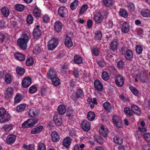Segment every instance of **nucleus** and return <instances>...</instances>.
Masks as SVG:
<instances>
[{
	"instance_id": "nucleus-45",
	"label": "nucleus",
	"mask_w": 150,
	"mask_h": 150,
	"mask_svg": "<svg viewBox=\"0 0 150 150\" xmlns=\"http://www.w3.org/2000/svg\"><path fill=\"white\" fill-rule=\"evenodd\" d=\"M33 14L36 17H39L40 16L41 14V10L38 8H35L34 9Z\"/></svg>"
},
{
	"instance_id": "nucleus-26",
	"label": "nucleus",
	"mask_w": 150,
	"mask_h": 150,
	"mask_svg": "<svg viewBox=\"0 0 150 150\" xmlns=\"http://www.w3.org/2000/svg\"><path fill=\"white\" fill-rule=\"evenodd\" d=\"M14 56L17 59L21 61H22L25 60V57L23 54L17 52L14 54Z\"/></svg>"
},
{
	"instance_id": "nucleus-62",
	"label": "nucleus",
	"mask_w": 150,
	"mask_h": 150,
	"mask_svg": "<svg viewBox=\"0 0 150 150\" xmlns=\"http://www.w3.org/2000/svg\"><path fill=\"white\" fill-rule=\"evenodd\" d=\"M79 98H81L83 96V91L81 89H78L75 92Z\"/></svg>"
},
{
	"instance_id": "nucleus-41",
	"label": "nucleus",
	"mask_w": 150,
	"mask_h": 150,
	"mask_svg": "<svg viewBox=\"0 0 150 150\" xmlns=\"http://www.w3.org/2000/svg\"><path fill=\"white\" fill-rule=\"evenodd\" d=\"M13 128V125L11 124H6L3 127V129L6 132H9Z\"/></svg>"
},
{
	"instance_id": "nucleus-8",
	"label": "nucleus",
	"mask_w": 150,
	"mask_h": 150,
	"mask_svg": "<svg viewBox=\"0 0 150 150\" xmlns=\"http://www.w3.org/2000/svg\"><path fill=\"white\" fill-rule=\"evenodd\" d=\"M40 26L37 25L33 30V35L34 38L37 39L39 38L41 35V32L39 29Z\"/></svg>"
},
{
	"instance_id": "nucleus-14",
	"label": "nucleus",
	"mask_w": 150,
	"mask_h": 150,
	"mask_svg": "<svg viewBox=\"0 0 150 150\" xmlns=\"http://www.w3.org/2000/svg\"><path fill=\"white\" fill-rule=\"evenodd\" d=\"M131 109L132 112L137 115L140 116L142 114L141 111L136 105H133L131 106Z\"/></svg>"
},
{
	"instance_id": "nucleus-18",
	"label": "nucleus",
	"mask_w": 150,
	"mask_h": 150,
	"mask_svg": "<svg viewBox=\"0 0 150 150\" xmlns=\"http://www.w3.org/2000/svg\"><path fill=\"white\" fill-rule=\"evenodd\" d=\"M10 118V115L7 112L4 115L0 117V123H4L9 121Z\"/></svg>"
},
{
	"instance_id": "nucleus-15",
	"label": "nucleus",
	"mask_w": 150,
	"mask_h": 150,
	"mask_svg": "<svg viewBox=\"0 0 150 150\" xmlns=\"http://www.w3.org/2000/svg\"><path fill=\"white\" fill-rule=\"evenodd\" d=\"M99 131L101 134L104 137H106L108 135V131L107 129L103 125H101Z\"/></svg>"
},
{
	"instance_id": "nucleus-53",
	"label": "nucleus",
	"mask_w": 150,
	"mask_h": 150,
	"mask_svg": "<svg viewBox=\"0 0 150 150\" xmlns=\"http://www.w3.org/2000/svg\"><path fill=\"white\" fill-rule=\"evenodd\" d=\"M34 145L33 144H30L28 146L27 145L24 144L23 147L26 149L27 150H34Z\"/></svg>"
},
{
	"instance_id": "nucleus-30",
	"label": "nucleus",
	"mask_w": 150,
	"mask_h": 150,
	"mask_svg": "<svg viewBox=\"0 0 150 150\" xmlns=\"http://www.w3.org/2000/svg\"><path fill=\"white\" fill-rule=\"evenodd\" d=\"M103 106L104 108L106 111L110 112L111 110L112 106L110 103L105 102L103 104Z\"/></svg>"
},
{
	"instance_id": "nucleus-6",
	"label": "nucleus",
	"mask_w": 150,
	"mask_h": 150,
	"mask_svg": "<svg viewBox=\"0 0 150 150\" xmlns=\"http://www.w3.org/2000/svg\"><path fill=\"white\" fill-rule=\"evenodd\" d=\"M57 73L56 71L53 68H52L48 70L46 77L48 79H51L57 76Z\"/></svg>"
},
{
	"instance_id": "nucleus-38",
	"label": "nucleus",
	"mask_w": 150,
	"mask_h": 150,
	"mask_svg": "<svg viewBox=\"0 0 150 150\" xmlns=\"http://www.w3.org/2000/svg\"><path fill=\"white\" fill-rule=\"evenodd\" d=\"M16 71L17 73L19 75H23L25 72L24 69L19 66L16 68Z\"/></svg>"
},
{
	"instance_id": "nucleus-58",
	"label": "nucleus",
	"mask_w": 150,
	"mask_h": 150,
	"mask_svg": "<svg viewBox=\"0 0 150 150\" xmlns=\"http://www.w3.org/2000/svg\"><path fill=\"white\" fill-rule=\"evenodd\" d=\"M38 150H46V146L43 143H39L38 144Z\"/></svg>"
},
{
	"instance_id": "nucleus-50",
	"label": "nucleus",
	"mask_w": 150,
	"mask_h": 150,
	"mask_svg": "<svg viewBox=\"0 0 150 150\" xmlns=\"http://www.w3.org/2000/svg\"><path fill=\"white\" fill-rule=\"evenodd\" d=\"M102 78L105 81H107L109 79L108 73L105 71L103 72L102 74Z\"/></svg>"
},
{
	"instance_id": "nucleus-63",
	"label": "nucleus",
	"mask_w": 150,
	"mask_h": 150,
	"mask_svg": "<svg viewBox=\"0 0 150 150\" xmlns=\"http://www.w3.org/2000/svg\"><path fill=\"white\" fill-rule=\"evenodd\" d=\"M37 91L36 87L34 86H33L29 88V92L31 93H35Z\"/></svg>"
},
{
	"instance_id": "nucleus-64",
	"label": "nucleus",
	"mask_w": 150,
	"mask_h": 150,
	"mask_svg": "<svg viewBox=\"0 0 150 150\" xmlns=\"http://www.w3.org/2000/svg\"><path fill=\"white\" fill-rule=\"evenodd\" d=\"M71 98L75 102L79 98L75 92H73L72 93L71 96Z\"/></svg>"
},
{
	"instance_id": "nucleus-44",
	"label": "nucleus",
	"mask_w": 150,
	"mask_h": 150,
	"mask_svg": "<svg viewBox=\"0 0 150 150\" xmlns=\"http://www.w3.org/2000/svg\"><path fill=\"white\" fill-rule=\"evenodd\" d=\"M103 1L105 6L110 7L112 5V0H103Z\"/></svg>"
},
{
	"instance_id": "nucleus-43",
	"label": "nucleus",
	"mask_w": 150,
	"mask_h": 150,
	"mask_svg": "<svg viewBox=\"0 0 150 150\" xmlns=\"http://www.w3.org/2000/svg\"><path fill=\"white\" fill-rule=\"evenodd\" d=\"M140 80L143 83H146L149 81L148 78L145 74L140 76Z\"/></svg>"
},
{
	"instance_id": "nucleus-55",
	"label": "nucleus",
	"mask_w": 150,
	"mask_h": 150,
	"mask_svg": "<svg viewBox=\"0 0 150 150\" xmlns=\"http://www.w3.org/2000/svg\"><path fill=\"white\" fill-rule=\"evenodd\" d=\"M144 138L146 141L148 142H150V133H145L143 134Z\"/></svg>"
},
{
	"instance_id": "nucleus-11",
	"label": "nucleus",
	"mask_w": 150,
	"mask_h": 150,
	"mask_svg": "<svg viewBox=\"0 0 150 150\" xmlns=\"http://www.w3.org/2000/svg\"><path fill=\"white\" fill-rule=\"evenodd\" d=\"M53 121L56 125L60 126L62 123V119L61 117L57 114H55L53 117Z\"/></svg>"
},
{
	"instance_id": "nucleus-59",
	"label": "nucleus",
	"mask_w": 150,
	"mask_h": 150,
	"mask_svg": "<svg viewBox=\"0 0 150 150\" xmlns=\"http://www.w3.org/2000/svg\"><path fill=\"white\" fill-rule=\"evenodd\" d=\"M22 96L20 94L16 95L15 97V102L16 103H18L22 100Z\"/></svg>"
},
{
	"instance_id": "nucleus-13",
	"label": "nucleus",
	"mask_w": 150,
	"mask_h": 150,
	"mask_svg": "<svg viewBox=\"0 0 150 150\" xmlns=\"http://www.w3.org/2000/svg\"><path fill=\"white\" fill-rule=\"evenodd\" d=\"M118 47V43L116 40L112 41L110 45V49L112 52H115L117 50Z\"/></svg>"
},
{
	"instance_id": "nucleus-48",
	"label": "nucleus",
	"mask_w": 150,
	"mask_h": 150,
	"mask_svg": "<svg viewBox=\"0 0 150 150\" xmlns=\"http://www.w3.org/2000/svg\"><path fill=\"white\" fill-rule=\"evenodd\" d=\"M95 38L98 40H100L101 39L102 34L101 31L99 30L96 31L95 33Z\"/></svg>"
},
{
	"instance_id": "nucleus-19",
	"label": "nucleus",
	"mask_w": 150,
	"mask_h": 150,
	"mask_svg": "<svg viewBox=\"0 0 150 150\" xmlns=\"http://www.w3.org/2000/svg\"><path fill=\"white\" fill-rule=\"evenodd\" d=\"M62 27V23L59 21H56L54 24V29L55 31L57 32H60Z\"/></svg>"
},
{
	"instance_id": "nucleus-31",
	"label": "nucleus",
	"mask_w": 150,
	"mask_h": 150,
	"mask_svg": "<svg viewBox=\"0 0 150 150\" xmlns=\"http://www.w3.org/2000/svg\"><path fill=\"white\" fill-rule=\"evenodd\" d=\"M141 14L144 17H150V10L147 9H143L141 11Z\"/></svg>"
},
{
	"instance_id": "nucleus-25",
	"label": "nucleus",
	"mask_w": 150,
	"mask_h": 150,
	"mask_svg": "<svg viewBox=\"0 0 150 150\" xmlns=\"http://www.w3.org/2000/svg\"><path fill=\"white\" fill-rule=\"evenodd\" d=\"M57 111L60 115H63L66 112V108L64 105H60L58 108Z\"/></svg>"
},
{
	"instance_id": "nucleus-51",
	"label": "nucleus",
	"mask_w": 150,
	"mask_h": 150,
	"mask_svg": "<svg viewBox=\"0 0 150 150\" xmlns=\"http://www.w3.org/2000/svg\"><path fill=\"white\" fill-rule=\"evenodd\" d=\"M34 61L32 58L31 57L28 58L26 62V64L28 66H31L33 64Z\"/></svg>"
},
{
	"instance_id": "nucleus-20",
	"label": "nucleus",
	"mask_w": 150,
	"mask_h": 150,
	"mask_svg": "<svg viewBox=\"0 0 150 150\" xmlns=\"http://www.w3.org/2000/svg\"><path fill=\"white\" fill-rule=\"evenodd\" d=\"M67 12V9L63 7H60L58 9V14L62 18H63L64 17Z\"/></svg>"
},
{
	"instance_id": "nucleus-16",
	"label": "nucleus",
	"mask_w": 150,
	"mask_h": 150,
	"mask_svg": "<svg viewBox=\"0 0 150 150\" xmlns=\"http://www.w3.org/2000/svg\"><path fill=\"white\" fill-rule=\"evenodd\" d=\"M121 30L124 33H127L129 30V25L127 22H125L122 25Z\"/></svg>"
},
{
	"instance_id": "nucleus-36",
	"label": "nucleus",
	"mask_w": 150,
	"mask_h": 150,
	"mask_svg": "<svg viewBox=\"0 0 150 150\" xmlns=\"http://www.w3.org/2000/svg\"><path fill=\"white\" fill-rule=\"evenodd\" d=\"M28 125H29V127H31L33 126L34 125L36 124L38 120V119L35 118L34 119H28Z\"/></svg>"
},
{
	"instance_id": "nucleus-54",
	"label": "nucleus",
	"mask_w": 150,
	"mask_h": 150,
	"mask_svg": "<svg viewBox=\"0 0 150 150\" xmlns=\"http://www.w3.org/2000/svg\"><path fill=\"white\" fill-rule=\"evenodd\" d=\"M78 4V1L75 0L74 1L71 3L70 5V8L72 10H74L76 8Z\"/></svg>"
},
{
	"instance_id": "nucleus-9",
	"label": "nucleus",
	"mask_w": 150,
	"mask_h": 150,
	"mask_svg": "<svg viewBox=\"0 0 150 150\" xmlns=\"http://www.w3.org/2000/svg\"><path fill=\"white\" fill-rule=\"evenodd\" d=\"M82 128L85 131H88L91 128L90 123L87 121L84 120L82 121L81 123Z\"/></svg>"
},
{
	"instance_id": "nucleus-47",
	"label": "nucleus",
	"mask_w": 150,
	"mask_h": 150,
	"mask_svg": "<svg viewBox=\"0 0 150 150\" xmlns=\"http://www.w3.org/2000/svg\"><path fill=\"white\" fill-rule=\"evenodd\" d=\"M124 111L125 114L131 117L133 115V114L131 112L130 108L128 107H126L124 108Z\"/></svg>"
},
{
	"instance_id": "nucleus-35",
	"label": "nucleus",
	"mask_w": 150,
	"mask_h": 150,
	"mask_svg": "<svg viewBox=\"0 0 150 150\" xmlns=\"http://www.w3.org/2000/svg\"><path fill=\"white\" fill-rule=\"evenodd\" d=\"M43 128L42 126H40L33 129L31 132V133L33 134H38L42 130Z\"/></svg>"
},
{
	"instance_id": "nucleus-22",
	"label": "nucleus",
	"mask_w": 150,
	"mask_h": 150,
	"mask_svg": "<svg viewBox=\"0 0 150 150\" xmlns=\"http://www.w3.org/2000/svg\"><path fill=\"white\" fill-rule=\"evenodd\" d=\"M71 139L69 137H67L63 140V145L67 148H68L71 143Z\"/></svg>"
},
{
	"instance_id": "nucleus-57",
	"label": "nucleus",
	"mask_w": 150,
	"mask_h": 150,
	"mask_svg": "<svg viewBox=\"0 0 150 150\" xmlns=\"http://www.w3.org/2000/svg\"><path fill=\"white\" fill-rule=\"evenodd\" d=\"M117 68L119 69H122L124 67V63L122 60L118 61L117 64Z\"/></svg>"
},
{
	"instance_id": "nucleus-23",
	"label": "nucleus",
	"mask_w": 150,
	"mask_h": 150,
	"mask_svg": "<svg viewBox=\"0 0 150 150\" xmlns=\"http://www.w3.org/2000/svg\"><path fill=\"white\" fill-rule=\"evenodd\" d=\"M103 18V16L99 13H96L94 17L95 21L97 23H101Z\"/></svg>"
},
{
	"instance_id": "nucleus-2",
	"label": "nucleus",
	"mask_w": 150,
	"mask_h": 150,
	"mask_svg": "<svg viewBox=\"0 0 150 150\" xmlns=\"http://www.w3.org/2000/svg\"><path fill=\"white\" fill-rule=\"evenodd\" d=\"M58 44V40L56 38H52L48 42V49L49 50H53L57 47Z\"/></svg>"
},
{
	"instance_id": "nucleus-12",
	"label": "nucleus",
	"mask_w": 150,
	"mask_h": 150,
	"mask_svg": "<svg viewBox=\"0 0 150 150\" xmlns=\"http://www.w3.org/2000/svg\"><path fill=\"white\" fill-rule=\"evenodd\" d=\"M51 136L52 141L54 142H57L60 139L59 134L56 131L52 132L51 133Z\"/></svg>"
},
{
	"instance_id": "nucleus-27",
	"label": "nucleus",
	"mask_w": 150,
	"mask_h": 150,
	"mask_svg": "<svg viewBox=\"0 0 150 150\" xmlns=\"http://www.w3.org/2000/svg\"><path fill=\"white\" fill-rule=\"evenodd\" d=\"M13 91L11 88H7L5 93V96L6 98L12 96Z\"/></svg>"
},
{
	"instance_id": "nucleus-37",
	"label": "nucleus",
	"mask_w": 150,
	"mask_h": 150,
	"mask_svg": "<svg viewBox=\"0 0 150 150\" xmlns=\"http://www.w3.org/2000/svg\"><path fill=\"white\" fill-rule=\"evenodd\" d=\"M96 115L92 111L88 112L87 115V117L90 121H93L95 118Z\"/></svg>"
},
{
	"instance_id": "nucleus-24",
	"label": "nucleus",
	"mask_w": 150,
	"mask_h": 150,
	"mask_svg": "<svg viewBox=\"0 0 150 150\" xmlns=\"http://www.w3.org/2000/svg\"><path fill=\"white\" fill-rule=\"evenodd\" d=\"M64 44L65 45L68 47L69 48L73 45V43L70 38L67 36L64 39Z\"/></svg>"
},
{
	"instance_id": "nucleus-40",
	"label": "nucleus",
	"mask_w": 150,
	"mask_h": 150,
	"mask_svg": "<svg viewBox=\"0 0 150 150\" xmlns=\"http://www.w3.org/2000/svg\"><path fill=\"white\" fill-rule=\"evenodd\" d=\"M26 105L25 104H21L18 106L16 108V111L18 112H21L24 110Z\"/></svg>"
},
{
	"instance_id": "nucleus-3",
	"label": "nucleus",
	"mask_w": 150,
	"mask_h": 150,
	"mask_svg": "<svg viewBox=\"0 0 150 150\" xmlns=\"http://www.w3.org/2000/svg\"><path fill=\"white\" fill-rule=\"evenodd\" d=\"M125 79L121 75H117L115 76V82L116 85L118 87L122 86L124 84Z\"/></svg>"
},
{
	"instance_id": "nucleus-61",
	"label": "nucleus",
	"mask_w": 150,
	"mask_h": 150,
	"mask_svg": "<svg viewBox=\"0 0 150 150\" xmlns=\"http://www.w3.org/2000/svg\"><path fill=\"white\" fill-rule=\"evenodd\" d=\"M87 5H83L79 10V14H83L87 9Z\"/></svg>"
},
{
	"instance_id": "nucleus-28",
	"label": "nucleus",
	"mask_w": 150,
	"mask_h": 150,
	"mask_svg": "<svg viewBox=\"0 0 150 150\" xmlns=\"http://www.w3.org/2000/svg\"><path fill=\"white\" fill-rule=\"evenodd\" d=\"M1 11L3 15L5 17H7L9 14V10L6 6H4L1 9Z\"/></svg>"
},
{
	"instance_id": "nucleus-34",
	"label": "nucleus",
	"mask_w": 150,
	"mask_h": 150,
	"mask_svg": "<svg viewBox=\"0 0 150 150\" xmlns=\"http://www.w3.org/2000/svg\"><path fill=\"white\" fill-rule=\"evenodd\" d=\"M52 84L55 86H58L60 84V79L56 76L51 79Z\"/></svg>"
},
{
	"instance_id": "nucleus-49",
	"label": "nucleus",
	"mask_w": 150,
	"mask_h": 150,
	"mask_svg": "<svg viewBox=\"0 0 150 150\" xmlns=\"http://www.w3.org/2000/svg\"><path fill=\"white\" fill-rule=\"evenodd\" d=\"M127 7L129 11L132 13L135 10V7L132 3H129Z\"/></svg>"
},
{
	"instance_id": "nucleus-52",
	"label": "nucleus",
	"mask_w": 150,
	"mask_h": 150,
	"mask_svg": "<svg viewBox=\"0 0 150 150\" xmlns=\"http://www.w3.org/2000/svg\"><path fill=\"white\" fill-rule=\"evenodd\" d=\"M33 19L31 15H28L26 19L27 23L29 24H31L33 22Z\"/></svg>"
},
{
	"instance_id": "nucleus-10",
	"label": "nucleus",
	"mask_w": 150,
	"mask_h": 150,
	"mask_svg": "<svg viewBox=\"0 0 150 150\" xmlns=\"http://www.w3.org/2000/svg\"><path fill=\"white\" fill-rule=\"evenodd\" d=\"M112 120L114 124L119 128L122 126V120L121 118L116 116H114L112 118Z\"/></svg>"
},
{
	"instance_id": "nucleus-32",
	"label": "nucleus",
	"mask_w": 150,
	"mask_h": 150,
	"mask_svg": "<svg viewBox=\"0 0 150 150\" xmlns=\"http://www.w3.org/2000/svg\"><path fill=\"white\" fill-rule=\"evenodd\" d=\"M74 62L76 64H80L82 63V57L79 55H76L74 57Z\"/></svg>"
},
{
	"instance_id": "nucleus-29",
	"label": "nucleus",
	"mask_w": 150,
	"mask_h": 150,
	"mask_svg": "<svg viewBox=\"0 0 150 150\" xmlns=\"http://www.w3.org/2000/svg\"><path fill=\"white\" fill-rule=\"evenodd\" d=\"M113 140V142L116 144L120 145L123 143V139L118 136H115Z\"/></svg>"
},
{
	"instance_id": "nucleus-1",
	"label": "nucleus",
	"mask_w": 150,
	"mask_h": 150,
	"mask_svg": "<svg viewBox=\"0 0 150 150\" xmlns=\"http://www.w3.org/2000/svg\"><path fill=\"white\" fill-rule=\"evenodd\" d=\"M30 38V35L28 33H24L21 38H18L17 43L20 48L23 50H25L27 47V44Z\"/></svg>"
},
{
	"instance_id": "nucleus-21",
	"label": "nucleus",
	"mask_w": 150,
	"mask_h": 150,
	"mask_svg": "<svg viewBox=\"0 0 150 150\" xmlns=\"http://www.w3.org/2000/svg\"><path fill=\"white\" fill-rule=\"evenodd\" d=\"M124 55L125 59L127 60H131L133 57L132 52L129 49L126 51V53Z\"/></svg>"
},
{
	"instance_id": "nucleus-7",
	"label": "nucleus",
	"mask_w": 150,
	"mask_h": 150,
	"mask_svg": "<svg viewBox=\"0 0 150 150\" xmlns=\"http://www.w3.org/2000/svg\"><path fill=\"white\" fill-rule=\"evenodd\" d=\"M16 139V136L13 134H10L7 137L5 142L8 144L11 145L14 143Z\"/></svg>"
},
{
	"instance_id": "nucleus-5",
	"label": "nucleus",
	"mask_w": 150,
	"mask_h": 150,
	"mask_svg": "<svg viewBox=\"0 0 150 150\" xmlns=\"http://www.w3.org/2000/svg\"><path fill=\"white\" fill-rule=\"evenodd\" d=\"M32 82L31 78L28 76L25 77L22 82V86L25 88L29 87L31 84Z\"/></svg>"
},
{
	"instance_id": "nucleus-42",
	"label": "nucleus",
	"mask_w": 150,
	"mask_h": 150,
	"mask_svg": "<svg viewBox=\"0 0 150 150\" xmlns=\"http://www.w3.org/2000/svg\"><path fill=\"white\" fill-rule=\"evenodd\" d=\"M119 14L120 16L124 18H126L128 16V13L126 10L123 8L120 9Z\"/></svg>"
},
{
	"instance_id": "nucleus-4",
	"label": "nucleus",
	"mask_w": 150,
	"mask_h": 150,
	"mask_svg": "<svg viewBox=\"0 0 150 150\" xmlns=\"http://www.w3.org/2000/svg\"><path fill=\"white\" fill-rule=\"evenodd\" d=\"M39 111L36 108L32 107L29 109L28 115L31 117H35L38 115Z\"/></svg>"
},
{
	"instance_id": "nucleus-33",
	"label": "nucleus",
	"mask_w": 150,
	"mask_h": 150,
	"mask_svg": "<svg viewBox=\"0 0 150 150\" xmlns=\"http://www.w3.org/2000/svg\"><path fill=\"white\" fill-rule=\"evenodd\" d=\"M12 76L8 73H6L5 76V81L7 84H10L12 81Z\"/></svg>"
},
{
	"instance_id": "nucleus-39",
	"label": "nucleus",
	"mask_w": 150,
	"mask_h": 150,
	"mask_svg": "<svg viewBox=\"0 0 150 150\" xmlns=\"http://www.w3.org/2000/svg\"><path fill=\"white\" fill-rule=\"evenodd\" d=\"M14 7L15 10L19 11H23L25 8L24 5L20 4L15 5Z\"/></svg>"
},
{
	"instance_id": "nucleus-60",
	"label": "nucleus",
	"mask_w": 150,
	"mask_h": 150,
	"mask_svg": "<svg viewBox=\"0 0 150 150\" xmlns=\"http://www.w3.org/2000/svg\"><path fill=\"white\" fill-rule=\"evenodd\" d=\"M127 50V47L125 46H123L120 47V52L122 55H124Z\"/></svg>"
},
{
	"instance_id": "nucleus-17",
	"label": "nucleus",
	"mask_w": 150,
	"mask_h": 150,
	"mask_svg": "<svg viewBox=\"0 0 150 150\" xmlns=\"http://www.w3.org/2000/svg\"><path fill=\"white\" fill-rule=\"evenodd\" d=\"M94 86L96 89L98 91H101L103 88V85L98 80H95L94 82Z\"/></svg>"
},
{
	"instance_id": "nucleus-46",
	"label": "nucleus",
	"mask_w": 150,
	"mask_h": 150,
	"mask_svg": "<svg viewBox=\"0 0 150 150\" xmlns=\"http://www.w3.org/2000/svg\"><path fill=\"white\" fill-rule=\"evenodd\" d=\"M129 89L132 92L135 96H137L138 95V91L135 87L131 86L129 87Z\"/></svg>"
},
{
	"instance_id": "nucleus-56",
	"label": "nucleus",
	"mask_w": 150,
	"mask_h": 150,
	"mask_svg": "<svg viewBox=\"0 0 150 150\" xmlns=\"http://www.w3.org/2000/svg\"><path fill=\"white\" fill-rule=\"evenodd\" d=\"M143 48L139 45H138L136 46V51L137 53L139 54L142 53V52Z\"/></svg>"
}]
</instances>
